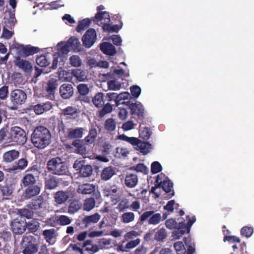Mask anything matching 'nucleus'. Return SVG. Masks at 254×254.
<instances>
[{"label":"nucleus","instance_id":"1","mask_svg":"<svg viewBox=\"0 0 254 254\" xmlns=\"http://www.w3.org/2000/svg\"><path fill=\"white\" fill-rule=\"evenodd\" d=\"M51 134L49 130L44 127H37L31 135V141L33 145L39 148H44L50 143Z\"/></svg>","mask_w":254,"mask_h":254},{"label":"nucleus","instance_id":"2","mask_svg":"<svg viewBox=\"0 0 254 254\" xmlns=\"http://www.w3.org/2000/svg\"><path fill=\"white\" fill-rule=\"evenodd\" d=\"M47 167L48 171L55 175H63L66 173V166L59 157L54 158L49 160Z\"/></svg>","mask_w":254,"mask_h":254},{"label":"nucleus","instance_id":"3","mask_svg":"<svg viewBox=\"0 0 254 254\" xmlns=\"http://www.w3.org/2000/svg\"><path fill=\"white\" fill-rule=\"evenodd\" d=\"M195 219L192 218H189L187 223L182 221L181 219L179 221V224L177 230L173 232L172 237L173 240H178L181 239L182 236L187 231V233L190 232V228L193 224L194 223Z\"/></svg>","mask_w":254,"mask_h":254},{"label":"nucleus","instance_id":"4","mask_svg":"<svg viewBox=\"0 0 254 254\" xmlns=\"http://www.w3.org/2000/svg\"><path fill=\"white\" fill-rule=\"evenodd\" d=\"M10 139L19 144H24L27 140L24 130L18 127H13L10 130Z\"/></svg>","mask_w":254,"mask_h":254},{"label":"nucleus","instance_id":"5","mask_svg":"<svg viewBox=\"0 0 254 254\" xmlns=\"http://www.w3.org/2000/svg\"><path fill=\"white\" fill-rule=\"evenodd\" d=\"M22 245L24 254H34L38 251L35 239L32 236H26L23 238Z\"/></svg>","mask_w":254,"mask_h":254},{"label":"nucleus","instance_id":"6","mask_svg":"<svg viewBox=\"0 0 254 254\" xmlns=\"http://www.w3.org/2000/svg\"><path fill=\"white\" fill-rule=\"evenodd\" d=\"M10 229L15 234H22L26 230L27 223L22 220L21 216H18L13 219L10 224Z\"/></svg>","mask_w":254,"mask_h":254},{"label":"nucleus","instance_id":"7","mask_svg":"<svg viewBox=\"0 0 254 254\" xmlns=\"http://www.w3.org/2000/svg\"><path fill=\"white\" fill-rule=\"evenodd\" d=\"M57 52L52 54L53 58L52 64H64L67 59L68 50L65 47L63 46H58L57 45Z\"/></svg>","mask_w":254,"mask_h":254},{"label":"nucleus","instance_id":"8","mask_svg":"<svg viewBox=\"0 0 254 254\" xmlns=\"http://www.w3.org/2000/svg\"><path fill=\"white\" fill-rule=\"evenodd\" d=\"M58 46H63L68 50H73L74 52L81 51V44L78 39L75 37H71L66 42H61L58 44Z\"/></svg>","mask_w":254,"mask_h":254},{"label":"nucleus","instance_id":"9","mask_svg":"<svg viewBox=\"0 0 254 254\" xmlns=\"http://www.w3.org/2000/svg\"><path fill=\"white\" fill-rule=\"evenodd\" d=\"M97 39L96 32L94 29L90 28L86 31L82 38L83 45L87 48H90Z\"/></svg>","mask_w":254,"mask_h":254},{"label":"nucleus","instance_id":"10","mask_svg":"<svg viewBox=\"0 0 254 254\" xmlns=\"http://www.w3.org/2000/svg\"><path fill=\"white\" fill-rule=\"evenodd\" d=\"M105 9L103 5H100L97 7V12L93 18L94 22H98L100 21H110V16L107 11H101Z\"/></svg>","mask_w":254,"mask_h":254},{"label":"nucleus","instance_id":"11","mask_svg":"<svg viewBox=\"0 0 254 254\" xmlns=\"http://www.w3.org/2000/svg\"><path fill=\"white\" fill-rule=\"evenodd\" d=\"M133 146L135 149L139 151L143 155L147 154L152 149L151 145L148 142L142 141L137 138V141H135Z\"/></svg>","mask_w":254,"mask_h":254},{"label":"nucleus","instance_id":"12","mask_svg":"<svg viewBox=\"0 0 254 254\" xmlns=\"http://www.w3.org/2000/svg\"><path fill=\"white\" fill-rule=\"evenodd\" d=\"M12 101L16 104H21L26 99V94L21 90H13L10 94Z\"/></svg>","mask_w":254,"mask_h":254},{"label":"nucleus","instance_id":"13","mask_svg":"<svg viewBox=\"0 0 254 254\" xmlns=\"http://www.w3.org/2000/svg\"><path fill=\"white\" fill-rule=\"evenodd\" d=\"M70 197L71 194L69 191H58L54 196L55 202L60 205L64 204Z\"/></svg>","mask_w":254,"mask_h":254},{"label":"nucleus","instance_id":"14","mask_svg":"<svg viewBox=\"0 0 254 254\" xmlns=\"http://www.w3.org/2000/svg\"><path fill=\"white\" fill-rule=\"evenodd\" d=\"M103 24L102 29L103 31L108 33L116 32L118 33L119 31L122 28L123 23L120 24H114L110 23V21H101Z\"/></svg>","mask_w":254,"mask_h":254},{"label":"nucleus","instance_id":"15","mask_svg":"<svg viewBox=\"0 0 254 254\" xmlns=\"http://www.w3.org/2000/svg\"><path fill=\"white\" fill-rule=\"evenodd\" d=\"M60 92L62 97L64 99H68L71 97L73 94V89L71 84H64L60 88Z\"/></svg>","mask_w":254,"mask_h":254},{"label":"nucleus","instance_id":"16","mask_svg":"<svg viewBox=\"0 0 254 254\" xmlns=\"http://www.w3.org/2000/svg\"><path fill=\"white\" fill-rule=\"evenodd\" d=\"M57 86V81L55 79H51L48 81L46 89L48 93V94L46 95V96L48 99L52 100L54 98V92Z\"/></svg>","mask_w":254,"mask_h":254},{"label":"nucleus","instance_id":"17","mask_svg":"<svg viewBox=\"0 0 254 254\" xmlns=\"http://www.w3.org/2000/svg\"><path fill=\"white\" fill-rule=\"evenodd\" d=\"M101 51L105 54L113 56L116 53L114 46L109 42H103L100 45Z\"/></svg>","mask_w":254,"mask_h":254},{"label":"nucleus","instance_id":"18","mask_svg":"<svg viewBox=\"0 0 254 254\" xmlns=\"http://www.w3.org/2000/svg\"><path fill=\"white\" fill-rule=\"evenodd\" d=\"M100 218L101 215L98 213H95L93 215L85 216L83 219V223L87 228L97 223Z\"/></svg>","mask_w":254,"mask_h":254},{"label":"nucleus","instance_id":"19","mask_svg":"<svg viewBox=\"0 0 254 254\" xmlns=\"http://www.w3.org/2000/svg\"><path fill=\"white\" fill-rule=\"evenodd\" d=\"M72 144L76 148L74 150L75 152L84 156V158L90 157L87 155L88 152L86 146L81 143L80 140H75L73 141Z\"/></svg>","mask_w":254,"mask_h":254},{"label":"nucleus","instance_id":"20","mask_svg":"<svg viewBox=\"0 0 254 254\" xmlns=\"http://www.w3.org/2000/svg\"><path fill=\"white\" fill-rule=\"evenodd\" d=\"M138 178L134 174L127 175L125 179V184L127 187L129 188H134L138 184Z\"/></svg>","mask_w":254,"mask_h":254},{"label":"nucleus","instance_id":"21","mask_svg":"<svg viewBox=\"0 0 254 254\" xmlns=\"http://www.w3.org/2000/svg\"><path fill=\"white\" fill-rule=\"evenodd\" d=\"M53 107L52 103L50 102H46L43 104H38L34 107V111L37 115H41L45 112L50 110Z\"/></svg>","mask_w":254,"mask_h":254},{"label":"nucleus","instance_id":"22","mask_svg":"<svg viewBox=\"0 0 254 254\" xmlns=\"http://www.w3.org/2000/svg\"><path fill=\"white\" fill-rule=\"evenodd\" d=\"M43 234L47 242L50 244H53L55 243L57 236V231L55 229L46 230L43 231Z\"/></svg>","mask_w":254,"mask_h":254},{"label":"nucleus","instance_id":"23","mask_svg":"<svg viewBox=\"0 0 254 254\" xmlns=\"http://www.w3.org/2000/svg\"><path fill=\"white\" fill-rule=\"evenodd\" d=\"M115 174V170L112 166L105 168L101 174V178L102 180L108 181Z\"/></svg>","mask_w":254,"mask_h":254},{"label":"nucleus","instance_id":"24","mask_svg":"<svg viewBox=\"0 0 254 254\" xmlns=\"http://www.w3.org/2000/svg\"><path fill=\"white\" fill-rule=\"evenodd\" d=\"M85 129L83 128H77L68 130L67 137L70 139H78L82 137Z\"/></svg>","mask_w":254,"mask_h":254},{"label":"nucleus","instance_id":"25","mask_svg":"<svg viewBox=\"0 0 254 254\" xmlns=\"http://www.w3.org/2000/svg\"><path fill=\"white\" fill-rule=\"evenodd\" d=\"M95 190V186L90 184H85L79 186L77 191L82 194H90Z\"/></svg>","mask_w":254,"mask_h":254},{"label":"nucleus","instance_id":"26","mask_svg":"<svg viewBox=\"0 0 254 254\" xmlns=\"http://www.w3.org/2000/svg\"><path fill=\"white\" fill-rule=\"evenodd\" d=\"M41 191V188L38 186H34L27 188L25 191V196L27 198H30L38 195Z\"/></svg>","mask_w":254,"mask_h":254},{"label":"nucleus","instance_id":"27","mask_svg":"<svg viewBox=\"0 0 254 254\" xmlns=\"http://www.w3.org/2000/svg\"><path fill=\"white\" fill-rule=\"evenodd\" d=\"M129 108L132 114L141 116L143 113L144 108L140 102H137L131 104Z\"/></svg>","mask_w":254,"mask_h":254},{"label":"nucleus","instance_id":"28","mask_svg":"<svg viewBox=\"0 0 254 254\" xmlns=\"http://www.w3.org/2000/svg\"><path fill=\"white\" fill-rule=\"evenodd\" d=\"M19 155V152L15 150L7 151L3 154V160L6 162H11L16 159Z\"/></svg>","mask_w":254,"mask_h":254},{"label":"nucleus","instance_id":"29","mask_svg":"<svg viewBox=\"0 0 254 254\" xmlns=\"http://www.w3.org/2000/svg\"><path fill=\"white\" fill-rule=\"evenodd\" d=\"M36 182L35 177L32 174H26L22 178V184L23 186L27 187L34 185Z\"/></svg>","mask_w":254,"mask_h":254},{"label":"nucleus","instance_id":"30","mask_svg":"<svg viewBox=\"0 0 254 254\" xmlns=\"http://www.w3.org/2000/svg\"><path fill=\"white\" fill-rule=\"evenodd\" d=\"M52 53H47L44 54L37 55L36 64H50Z\"/></svg>","mask_w":254,"mask_h":254},{"label":"nucleus","instance_id":"31","mask_svg":"<svg viewBox=\"0 0 254 254\" xmlns=\"http://www.w3.org/2000/svg\"><path fill=\"white\" fill-rule=\"evenodd\" d=\"M58 181L53 176H49L45 180V188L48 190H53L58 186Z\"/></svg>","mask_w":254,"mask_h":254},{"label":"nucleus","instance_id":"32","mask_svg":"<svg viewBox=\"0 0 254 254\" xmlns=\"http://www.w3.org/2000/svg\"><path fill=\"white\" fill-rule=\"evenodd\" d=\"M154 239L157 241H161L166 239L167 234L165 229L157 228L154 230Z\"/></svg>","mask_w":254,"mask_h":254},{"label":"nucleus","instance_id":"33","mask_svg":"<svg viewBox=\"0 0 254 254\" xmlns=\"http://www.w3.org/2000/svg\"><path fill=\"white\" fill-rule=\"evenodd\" d=\"M104 94L102 93H97L92 99L93 104L98 108L102 107L104 104Z\"/></svg>","mask_w":254,"mask_h":254},{"label":"nucleus","instance_id":"34","mask_svg":"<svg viewBox=\"0 0 254 254\" xmlns=\"http://www.w3.org/2000/svg\"><path fill=\"white\" fill-rule=\"evenodd\" d=\"M83 247L85 248L87 251L92 253H96L99 250L98 246L93 244L92 240H87L85 241L83 244Z\"/></svg>","mask_w":254,"mask_h":254},{"label":"nucleus","instance_id":"35","mask_svg":"<svg viewBox=\"0 0 254 254\" xmlns=\"http://www.w3.org/2000/svg\"><path fill=\"white\" fill-rule=\"evenodd\" d=\"M135 219V215L132 212L124 213L121 216V221L123 223L127 224L133 222Z\"/></svg>","mask_w":254,"mask_h":254},{"label":"nucleus","instance_id":"36","mask_svg":"<svg viewBox=\"0 0 254 254\" xmlns=\"http://www.w3.org/2000/svg\"><path fill=\"white\" fill-rule=\"evenodd\" d=\"M40 50L38 47H33L30 45H28L22 49V53L25 56H28L38 53L39 52Z\"/></svg>","mask_w":254,"mask_h":254},{"label":"nucleus","instance_id":"37","mask_svg":"<svg viewBox=\"0 0 254 254\" xmlns=\"http://www.w3.org/2000/svg\"><path fill=\"white\" fill-rule=\"evenodd\" d=\"M90 24V20L89 18H85L79 22V23L76 28V30L78 32H80L87 28Z\"/></svg>","mask_w":254,"mask_h":254},{"label":"nucleus","instance_id":"38","mask_svg":"<svg viewBox=\"0 0 254 254\" xmlns=\"http://www.w3.org/2000/svg\"><path fill=\"white\" fill-rule=\"evenodd\" d=\"M93 172V169L91 166L89 165H84L81 168L79 173L82 177H88L91 175Z\"/></svg>","mask_w":254,"mask_h":254},{"label":"nucleus","instance_id":"39","mask_svg":"<svg viewBox=\"0 0 254 254\" xmlns=\"http://www.w3.org/2000/svg\"><path fill=\"white\" fill-rule=\"evenodd\" d=\"M116 122L113 118L107 119L104 124V127L106 129L109 131H114L116 128Z\"/></svg>","mask_w":254,"mask_h":254},{"label":"nucleus","instance_id":"40","mask_svg":"<svg viewBox=\"0 0 254 254\" xmlns=\"http://www.w3.org/2000/svg\"><path fill=\"white\" fill-rule=\"evenodd\" d=\"M81 206V204L79 201L74 200L71 202L68 207V213L70 214H74L76 212Z\"/></svg>","mask_w":254,"mask_h":254},{"label":"nucleus","instance_id":"41","mask_svg":"<svg viewBox=\"0 0 254 254\" xmlns=\"http://www.w3.org/2000/svg\"><path fill=\"white\" fill-rule=\"evenodd\" d=\"M95 206V201L94 198H89L85 200L83 204V209L85 211H89L92 210Z\"/></svg>","mask_w":254,"mask_h":254},{"label":"nucleus","instance_id":"42","mask_svg":"<svg viewBox=\"0 0 254 254\" xmlns=\"http://www.w3.org/2000/svg\"><path fill=\"white\" fill-rule=\"evenodd\" d=\"M72 73L79 81H83L86 79V73L81 71L80 69H74Z\"/></svg>","mask_w":254,"mask_h":254},{"label":"nucleus","instance_id":"43","mask_svg":"<svg viewBox=\"0 0 254 254\" xmlns=\"http://www.w3.org/2000/svg\"><path fill=\"white\" fill-rule=\"evenodd\" d=\"M38 66H35V70L38 72L36 74V77L39 76L41 73H47L51 71V69H49L48 65L49 64H38Z\"/></svg>","mask_w":254,"mask_h":254},{"label":"nucleus","instance_id":"44","mask_svg":"<svg viewBox=\"0 0 254 254\" xmlns=\"http://www.w3.org/2000/svg\"><path fill=\"white\" fill-rule=\"evenodd\" d=\"M129 154V151L125 148L118 147L116 149L115 156L118 158L125 157Z\"/></svg>","mask_w":254,"mask_h":254},{"label":"nucleus","instance_id":"45","mask_svg":"<svg viewBox=\"0 0 254 254\" xmlns=\"http://www.w3.org/2000/svg\"><path fill=\"white\" fill-rule=\"evenodd\" d=\"M27 227L32 232H35L39 227V223L36 220L32 219L27 223Z\"/></svg>","mask_w":254,"mask_h":254},{"label":"nucleus","instance_id":"46","mask_svg":"<svg viewBox=\"0 0 254 254\" xmlns=\"http://www.w3.org/2000/svg\"><path fill=\"white\" fill-rule=\"evenodd\" d=\"M0 191L3 196L6 199L7 197L10 196L13 192V189L11 186H2L0 188Z\"/></svg>","mask_w":254,"mask_h":254},{"label":"nucleus","instance_id":"47","mask_svg":"<svg viewBox=\"0 0 254 254\" xmlns=\"http://www.w3.org/2000/svg\"><path fill=\"white\" fill-rule=\"evenodd\" d=\"M161 188L166 192L171 191L173 188V184L170 180H165L160 184Z\"/></svg>","mask_w":254,"mask_h":254},{"label":"nucleus","instance_id":"48","mask_svg":"<svg viewBox=\"0 0 254 254\" xmlns=\"http://www.w3.org/2000/svg\"><path fill=\"white\" fill-rule=\"evenodd\" d=\"M108 88L110 90H118L120 89L121 85L117 80H111L107 82Z\"/></svg>","mask_w":254,"mask_h":254},{"label":"nucleus","instance_id":"49","mask_svg":"<svg viewBox=\"0 0 254 254\" xmlns=\"http://www.w3.org/2000/svg\"><path fill=\"white\" fill-rule=\"evenodd\" d=\"M161 215L160 213H153L149 219L148 223L150 224L157 225L161 220Z\"/></svg>","mask_w":254,"mask_h":254},{"label":"nucleus","instance_id":"50","mask_svg":"<svg viewBox=\"0 0 254 254\" xmlns=\"http://www.w3.org/2000/svg\"><path fill=\"white\" fill-rule=\"evenodd\" d=\"M97 135V131L95 128H92L90 130L88 135L85 138V141L91 144L94 142Z\"/></svg>","mask_w":254,"mask_h":254},{"label":"nucleus","instance_id":"51","mask_svg":"<svg viewBox=\"0 0 254 254\" xmlns=\"http://www.w3.org/2000/svg\"><path fill=\"white\" fill-rule=\"evenodd\" d=\"M174 247L177 254H185L186 249L183 242L179 241L174 244Z\"/></svg>","mask_w":254,"mask_h":254},{"label":"nucleus","instance_id":"52","mask_svg":"<svg viewBox=\"0 0 254 254\" xmlns=\"http://www.w3.org/2000/svg\"><path fill=\"white\" fill-rule=\"evenodd\" d=\"M59 78L62 81H69L71 78L70 74L67 71L62 70L59 73Z\"/></svg>","mask_w":254,"mask_h":254},{"label":"nucleus","instance_id":"53","mask_svg":"<svg viewBox=\"0 0 254 254\" xmlns=\"http://www.w3.org/2000/svg\"><path fill=\"white\" fill-rule=\"evenodd\" d=\"M128 203V201L127 199H123L120 201L117 208L120 212H123L125 210L129 208Z\"/></svg>","mask_w":254,"mask_h":254},{"label":"nucleus","instance_id":"54","mask_svg":"<svg viewBox=\"0 0 254 254\" xmlns=\"http://www.w3.org/2000/svg\"><path fill=\"white\" fill-rule=\"evenodd\" d=\"M118 139L130 143L132 145L137 141V138L134 137H128L125 134H121L118 136Z\"/></svg>","mask_w":254,"mask_h":254},{"label":"nucleus","instance_id":"55","mask_svg":"<svg viewBox=\"0 0 254 254\" xmlns=\"http://www.w3.org/2000/svg\"><path fill=\"white\" fill-rule=\"evenodd\" d=\"M59 222L61 225L65 226L71 223L72 220L67 216L61 215L59 216Z\"/></svg>","mask_w":254,"mask_h":254},{"label":"nucleus","instance_id":"56","mask_svg":"<svg viewBox=\"0 0 254 254\" xmlns=\"http://www.w3.org/2000/svg\"><path fill=\"white\" fill-rule=\"evenodd\" d=\"M112 105L109 104L107 103L106 104L103 109L99 112V116L100 117H103L105 115H106L107 114H108L112 112Z\"/></svg>","mask_w":254,"mask_h":254},{"label":"nucleus","instance_id":"57","mask_svg":"<svg viewBox=\"0 0 254 254\" xmlns=\"http://www.w3.org/2000/svg\"><path fill=\"white\" fill-rule=\"evenodd\" d=\"M241 233L244 236L250 238L253 233V229L252 227L245 226L241 229Z\"/></svg>","mask_w":254,"mask_h":254},{"label":"nucleus","instance_id":"58","mask_svg":"<svg viewBox=\"0 0 254 254\" xmlns=\"http://www.w3.org/2000/svg\"><path fill=\"white\" fill-rule=\"evenodd\" d=\"M132 95L135 98H138L141 93V88L137 85H133L130 87Z\"/></svg>","mask_w":254,"mask_h":254},{"label":"nucleus","instance_id":"59","mask_svg":"<svg viewBox=\"0 0 254 254\" xmlns=\"http://www.w3.org/2000/svg\"><path fill=\"white\" fill-rule=\"evenodd\" d=\"M77 89L81 95H85L88 93L89 86L85 84H80L78 85Z\"/></svg>","mask_w":254,"mask_h":254},{"label":"nucleus","instance_id":"60","mask_svg":"<svg viewBox=\"0 0 254 254\" xmlns=\"http://www.w3.org/2000/svg\"><path fill=\"white\" fill-rule=\"evenodd\" d=\"M139 233L136 231L132 230L126 233L124 236L125 240L128 241L130 239H132L135 237L139 236Z\"/></svg>","mask_w":254,"mask_h":254},{"label":"nucleus","instance_id":"61","mask_svg":"<svg viewBox=\"0 0 254 254\" xmlns=\"http://www.w3.org/2000/svg\"><path fill=\"white\" fill-rule=\"evenodd\" d=\"M151 134V132L150 129L147 127L144 128L140 131V136L144 139H148L150 137Z\"/></svg>","mask_w":254,"mask_h":254},{"label":"nucleus","instance_id":"62","mask_svg":"<svg viewBox=\"0 0 254 254\" xmlns=\"http://www.w3.org/2000/svg\"><path fill=\"white\" fill-rule=\"evenodd\" d=\"M135 124L131 121H127L124 123L122 125V128L125 130L127 131L134 128Z\"/></svg>","mask_w":254,"mask_h":254},{"label":"nucleus","instance_id":"63","mask_svg":"<svg viewBox=\"0 0 254 254\" xmlns=\"http://www.w3.org/2000/svg\"><path fill=\"white\" fill-rule=\"evenodd\" d=\"M140 242V240L139 239L130 241L126 244V248H127V250L133 249L138 245Z\"/></svg>","mask_w":254,"mask_h":254},{"label":"nucleus","instance_id":"64","mask_svg":"<svg viewBox=\"0 0 254 254\" xmlns=\"http://www.w3.org/2000/svg\"><path fill=\"white\" fill-rule=\"evenodd\" d=\"M64 115H70L72 117L75 116L77 114L76 109L74 107H68L63 111Z\"/></svg>","mask_w":254,"mask_h":254}]
</instances>
